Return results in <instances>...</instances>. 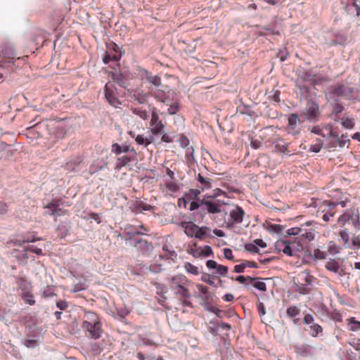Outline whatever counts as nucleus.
<instances>
[{"label": "nucleus", "instance_id": "ddd939ff", "mask_svg": "<svg viewBox=\"0 0 360 360\" xmlns=\"http://www.w3.org/2000/svg\"><path fill=\"white\" fill-rule=\"evenodd\" d=\"M304 114L306 119L309 121L317 120L319 116V105L314 102H309L305 108Z\"/></svg>", "mask_w": 360, "mask_h": 360}, {"label": "nucleus", "instance_id": "49530a36", "mask_svg": "<svg viewBox=\"0 0 360 360\" xmlns=\"http://www.w3.org/2000/svg\"><path fill=\"white\" fill-rule=\"evenodd\" d=\"M323 147V142L321 140L318 139L317 142L314 144H312L310 146V150L314 153H318L321 150Z\"/></svg>", "mask_w": 360, "mask_h": 360}, {"label": "nucleus", "instance_id": "774afa93", "mask_svg": "<svg viewBox=\"0 0 360 360\" xmlns=\"http://www.w3.org/2000/svg\"><path fill=\"white\" fill-rule=\"evenodd\" d=\"M352 245L354 247H357L358 248H360V236H354L352 238Z\"/></svg>", "mask_w": 360, "mask_h": 360}, {"label": "nucleus", "instance_id": "f704fd0d", "mask_svg": "<svg viewBox=\"0 0 360 360\" xmlns=\"http://www.w3.org/2000/svg\"><path fill=\"white\" fill-rule=\"evenodd\" d=\"M332 94L336 96H341L345 94V86L338 84L333 87Z\"/></svg>", "mask_w": 360, "mask_h": 360}, {"label": "nucleus", "instance_id": "e2e57ef3", "mask_svg": "<svg viewBox=\"0 0 360 360\" xmlns=\"http://www.w3.org/2000/svg\"><path fill=\"white\" fill-rule=\"evenodd\" d=\"M224 256L227 259L233 260L232 250L229 248H225L224 250Z\"/></svg>", "mask_w": 360, "mask_h": 360}, {"label": "nucleus", "instance_id": "bf43d9fd", "mask_svg": "<svg viewBox=\"0 0 360 360\" xmlns=\"http://www.w3.org/2000/svg\"><path fill=\"white\" fill-rule=\"evenodd\" d=\"M344 110V107L340 103H335L333 105V113L338 115L341 113Z\"/></svg>", "mask_w": 360, "mask_h": 360}, {"label": "nucleus", "instance_id": "5fc2aeb1", "mask_svg": "<svg viewBox=\"0 0 360 360\" xmlns=\"http://www.w3.org/2000/svg\"><path fill=\"white\" fill-rule=\"evenodd\" d=\"M212 255L213 252L210 246L205 245L204 248H202V257H209Z\"/></svg>", "mask_w": 360, "mask_h": 360}, {"label": "nucleus", "instance_id": "e433bc0d", "mask_svg": "<svg viewBox=\"0 0 360 360\" xmlns=\"http://www.w3.org/2000/svg\"><path fill=\"white\" fill-rule=\"evenodd\" d=\"M165 185L168 191L172 193L176 192L179 189V186L177 183L172 179L167 181Z\"/></svg>", "mask_w": 360, "mask_h": 360}, {"label": "nucleus", "instance_id": "13d9d810", "mask_svg": "<svg viewBox=\"0 0 360 360\" xmlns=\"http://www.w3.org/2000/svg\"><path fill=\"white\" fill-rule=\"evenodd\" d=\"M346 138L347 136L345 135H342L340 137L338 136V138H336L339 146L343 147L347 143L349 142V140L346 139Z\"/></svg>", "mask_w": 360, "mask_h": 360}, {"label": "nucleus", "instance_id": "0e129e2a", "mask_svg": "<svg viewBox=\"0 0 360 360\" xmlns=\"http://www.w3.org/2000/svg\"><path fill=\"white\" fill-rule=\"evenodd\" d=\"M112 79L118 83L120 86H123V82H122V75L118 73H112Z\"/></svg>", "mask_w": 360, "mask_h": 360}, {"label": "nucleus", "instance_id": "6ab92c4d", "mask_svg": "<svg viewBox=\"0 0 360 360\" xmlns=\"http://www.w3.org/2000/svg\"><path fill=\"white\" fill-rule=\"evenodd\" d=\"M82 161L83 158L82 156H75L66 163L65 169L69 172L77 171Z\"/></svg>", "mask_w": 360, "mask_h": 360}, {"label": "nucleus", "instance_id": "2f4dec72", "mask_svg": "<svg viewBox=\"0 0 360 360\" xmlns=\"http://www.w3.org/2000/svg\"><path fill=\"white\" fill-rule=\"evenodd\" d=\"M349 199L348 198H346L345 200H340L338 202H335V203H333V202H331L330 201H328V200H326L323 202V205L326 206V207H331L332 209H335V207L338 205H340L342 207H346L347 205V203L349 202Z\"/></svg>", "mask_w": 360, "mask_h": 360}, {"label": "nucleus", "instance_id": "c9c22d12", "mask_svg": "<svg viewBox=\"0 0 360 360\" xmlns=\"http://www.w3.org/2000/svg\"><path fill=\"white\" fill-rule=\"evenodd\" d=\"M328 252L319 248H316L313 251V257L316 259H324L327 257Z\"/></svg>", "mask_w": 360, "mask_h": 360}, {"label": "nucleus", "instance_id": "864d4df0", "mask_svg": "<svg viewBox=\"0 0 360 360\" xmlns=\"http://www.w3.org/2000/svg\"><path fill=\"white\" fill-rule=\"evenodd\" d=\"M245 250L248 252H252V253H257L259 252V248L256 245V244L252 243H248L245 246Z\"/></svg>", "mask_w": 360, "mask_h": 360}, {"label": "nucleus", "instance_id": "f3484780", "mask_svg": "<svg viewBox=\"0 0 360 360\" xmlns=\"http://www.w3.org/2000/svg\"><path fill=\"white\" fill-rule=\"evenodd\" d=\"M60 200H53L51 202L44 207V208H53L52 212H47L48 215L62 216L65 214L66 211L58 207L60 205Z\"/></svg>", "mask_w": 360, "mask_h": 360}, {"label": "nucleus", "instance_id": "a19ab883", "mask_svg": "<svg viewBox=\"0 0 360 360\" xmlns=\"http://www.w3.org/2000/svg\"><path fill=\"white\" fill-rule=\"evenodd\" d=\"M288 144H283V145H281V144H276V150L280 153H283V154H285L286 155H291L292 153H290V152L288 150Z\"/></svg>", "mask_w": 360, "mask_h": 360}, {"label": "nucleus", "instance_id": "c756f323", "mask_svg": "<svg viewBox=\"0 0 360 360\" xmlns=\"http://www.w3.org/2000/svg\"><path fill=\"white\" fill-rule=\"evenodd\" d=\"M129 151V146H121L118 143H115L112 145V152L117 155H120L121 153H128Z\"/></svg>", "mask_w": 360, "mask_h": 360}, {"label": "nucleus", "instance_id": "c03bdc74", "mask_svg": "<svg viewBox=\"0 0 360 360\" xmlns=\"http://www.w3.org/2000/svg\"><path fill=\"white\" fill-rule=\"evenodd\" d=\"M169 107L168 108V113L169 115H175L179 110V103L178 102H174L172 104L169 105Z\"/></svg>", "mask_w": 360, "mask_h": 360}, {"label": "nucleus", "instance_id": "603ef678", "mask_svg": "<svg viewBox=\"0 0 360 360\" xmlns=\"http://www.w3.org/2000/svg\"><path fill=\"white\" fill-rule=\"evenodd\" d=\"M334 209L331 207H328V210L323 215V220L325 221H328L331 217H333L335 215Z\"/></svg>", "mask_w": 360, "mask_h": 360}, {"label": "nucleus", "instance_id": "37998d69", "mask_svg": "<svg viewBox=\"0 0 360 360\" xmlns=\"http://www.w3.org/2000/svg\"><path fill=\"white\" fill-rule=\"evenodd\" d=\"M300 312V309L295 306H290L287 309V314L290 317H295Z\"/></svg>", "mask_w": 360, "mask_h": 360}, {"label": "nucleus", "instance_id": "79ce46f5", "mask_svg": "<svg viewBox=\"0 0 360 360\" xmlns=\"http://www.w3.org/2000/svg\"><path fill=\"white\" fill-rule=\"evenodd\" d=\"M339 251H340V248L338 247V245L332 241L330 242V243L328 244V246L327 248V250H326V252H328V255L329 254L335 255V254L338 253Z\"/></svg>", "mask_w": 360, "mask_h": 360}, {"label": "nucleus", "instance_id": "680f3d73", "mask_svg": "<svg viewBox=\"0 0 360 360\" xmlns=\"http://www.w3.org/2000/svg\"><path fill=\"white\" fill-rule=\"evenodd\" d=\"M314 321V319L311 314H307L304 315V316L303 318V323L304 324L309 325L311 323H313Z\"/></svg>", "mask_w": 360, "mask_h": 360}, {"label": "nucleus", "instance_id": "a18cd8bd", "mask_svg": "<svg viewBox=\"0 0 360 360\" xmlns=\"http://www.w3.org/2000/svg\"><path fill=\"white\" fill-rule=\"evenodd\" d=\"M252 283L253 287L258 289L260 291L265 292L266 290V286L264 282L263 281H254L253 282H251Z\"/></svg>", "mask_w": 360, "mask_h": 360}, {"label": "nucleus", "instance_id": "09e8293b", "mask_svg": "<svg viewBox=\"0 0 360 360\" xmlns=\"http://www.w3.org/2000/svg\"><path fill=\"white\" fill-rule=\"evenodd\" d=\"M255 280H257V278H252L251 276H238L236 278V281L240 283H245V281H249L250 282H253Z\"/></svg>", "mask_w": 360, "mask_h": 360}, {"label": "nucleus", "instance_id": "5701e85b", "mask_svg": "<svg viewBox=\"0 0 360 360\" xmlns=\"http://www.w3.org/2000/svg\"><path fill=\"white\" fill-rule=\"evenodd\" d=\"M131 110L133 114L139 116L143 120H147L149 118L148 112L146 109H143L142 107L131 108Z\"/></svg>", "mask_w": 360, "mask_h": 360}, {"label": "nucleus", "instance_id": "4d7b16f0", "mask_svg": "<svg viewBox=\"0 0 360 360\" xmlns=\"http://www.w3.org/2000/svg\"><path fill=\"white\" fill-rule=\"evenodd\" d=\"M26 250L29 252H34L38 255H42V250L41 248H39L34 245H30L26 248Z\"/></svg>", "mask_w": 360, "mask_h": 360}, {"label": "nucleus", "instance_id": "f257e3e1", "mask_svg": "<svg viewBox=\"0 0 360 360\" xmlns=\"http://www.w3.org/2000/svg\"><path fill=\"white\" fill-rule=\"evenodd\" d=\"M84 318L82 328L89 333V337L94 340L98 339L103 333V328L98 315L93 311H86Z\"/></svg>", "mask_w": 360, "mask_h": 360}, {"label": "nucleus", "instance_id": "69168bd1", "mask_svg": "<svg viewBox=\"0 0 360 360\" xmlns=\"http://www.w3.org/2000/svg\"><path fill=\"white\" fill-rule=\"evenodd\" d=\"M200 207H201V200H200L199 202L193 201L190 204L189 210L194 211L198 210Z\"/></svg>", "mask_w": 360, "mask_h": 360}, {"label": "nucleus", "instance_id": "cd10ccee", "mask_svg": "<svg viewBox=\"0 0 360 360\" xmlns=\"http://www.w3.org/2000/svg\"><path fill=\"white\" fill-rule=\"evenodd\" d=\"M196 288L202 294V298L204 300H208L211 297V293L207 286L202 284H196Z\"/></svg>", "mask_w": 360, "mask_h": 360}, {"label": "nucleus", "instance_id": "aec40b11", "mask_svg": "<svg viewBox=\"0 0 360 360\" xmlns=\"http://www.w3.org/2000/svg\"><path fill=\"white\" fill-rule=\"evenodd\" d=\"M196 179L200 185L198 186L200 191H204L212 188V179L207 177L203 176L201 174L197 175Z\"/></svg>", "mask_w": 360, "mask_h": 360}, {"label": "nucleus", "instance_id": "1a4fd4ad", "mask_svg": "<svg viewBox=\"0 0 360 360\" xmlns=\"http://www.w3.org/2000/svg\"><path fill=\"white\" fill-rule=\"evenodd\" d=\"M311 132L322 137L338 138V133L333 130V126L330 124H325L323 127L314 126L311 129Z\"/></svg>", "mask_w": 360, "mask_h": 360}, {"label": "nucleus", "instance_id": "338daca9", "mask_svg": "<svg viewBox=\"0 0 360 360\" xmlns=\"http://www.w3.org/2000/svg\"><path fill=\"white\" fill-rule=\"evenodd\" d=\"M268 230L275 233H279L281 229L280 225L271 224L269 225Z\"/></svg>", "mask_w": 360, "mask_h": 360}, {"label": "nucleus", "instance_id": "8fccbe9b", "mask_svg": "<svg viewBox=\"0 0 360 360\" xmlns=\"http://www.w3.org/2000/svg\"><path fill=\"white\" fill-rule=\"evenodd\" d=\"M24 301L30 305H33L35 303L34 296L30 292H26L23 295Z\"/></svg>", "mask_w": 360, "mask_h": 360}, {"label": "nucleus", "instance_id": "39448f33", "mask_svg": "<svg viewBox=\"0 0 360 360\" xmlns=\"http://www.w3.org/2000/svg\"><path fill=\"white\" fill-rule=\"evenodd\" d=\"M216 195H206L201 199V207L209 214H218L221 212V207L226 205L224 201L216 198Z\"/></svg>", "mask_w": 360, "mask_h": 360}, {"label": "nucleus", "instance_id": "c85d7f7f", "mask_svg": "<svg viewBox=\"0 0 360 360\" xmlns=\"http://www.w3.org/2000/svg\"><path fill=\"white\" fill-rule=\"evenodd\" d=\"M133 97L139 103L143 104L147 102V94L143 91H135Z\"/></svg>", "mask_w": 360, "mask_h": 360}, {"label": "nucleus", "instance_id": "dca6fc26", "mask_svg": "<svg viewBox=\"0 0 360 360\" xmlns=\"http://www.w3.org/2000/svg\"><path fill=\"white\" fill-rule=\"evenodd\" d=\"M118 46L113 44V51H107L103 58L105 64H108L110 61H118L121 58V54L118 52Z\"/></svg>", "mask_w": 360, "mask_h": 360}, {"label": "nucleus", "instance_id": "6e6d98bb", "mask_svg": "<svg viewBox=\"0 0 360 360\" xmlns=\"http://www.w3.org/2000/svg\"><path fill=\"white\" fill-rule=\"evenodd\" d=\"M190 141L185 135H181L179 138V144L182 148H186L188 146Z\"/></svg>", "mask_w": 360, "mask_h": 360}, {"label": "nucleus", "instance_id": "72a5a7b5", "mask_svg": "<svg viewBox=\"0 0 360 360\" xmlns=\"http://www.w3.org/2000/svg\"><path fill=\"white\" fill-rule=\"evenodd\" d=\"M200 193L201 191L198 188H191L189 189L188 192L186 193L185 196L187 198L188 200L198 199Z\"/></svg>", "mask_w": 360, "mask_h": 360}, {"label": "nucleus", "instance_id": "7c9ffc66", "mask_svg": "<svg viewBox=\"0 0 360 360\" xmlns=\"http://www.w3.org/2000/svg\"><path fill=\"white\" fill-rule=\"evenodd\" d=\"M309 325V333L312 337H316L318 334L323 332V328L319 324L315 323L314 321Z\"/></svg>", "mask_w": 360, "mask_h": 360}, {"label": "nucleus", "instance_id": "052dcab7", "mask_svg": "<svg viewBox=\"0 0 360 360\" xmlns=\"http://www.w3.org/2000/svg\"><path fill=\"white\" fill-rule=\"evenodd\" d=\"M201 280L210 285H214V281L210 278V276L207 274H204L201 277Z\"/></svg>", "mask_w": 360, "mask_h": 360}, {"label": "nucleus", "instance_id": "423d86ee", "mask_svg": "<svg viewBox=\"0 0 360 360\" xmlns=\"http://www.w3.org/2000/svg\"><path fill=\"white\" fill-rule=\"evenodd\" d=\"M276 248L283 252L288 256H295L298 252L302 251V249H298V244L296 241L288 240H281L276 242Z\"/></svg>", "mask_w": 360, "mask_h": 360}, {"label": "nucleus", "instance_id": "393cba45", "mask_svg": "<svg viewBox=\"0 0 360 360\" xmlns=\"http://www.w3.org/2000/svg\"><path fill=\"white\" fill-rule=\"evenodd\" d=\"M129 135L132 138H135L136 142L139 145H144L145 146H148L151 141L146 137H144L143 135H137L135 136V134L132 131H130Z\"/></svg>", "mask_w": 360, "mask_h": 360}, {"label": "nucleus", "instance_id": "4468645a", "mask_svg": "<svg viewBox=\"0 0 360 360\" xmlns=\"http://www.w3.org/2000/svg\"><path fill=\"white\" fill-rule=\"evenodd\" d=\"M151 95L160 102H162L166 105H169V102L170 101L169 91L167 93L163 89H157L155 90L150 89Z\"/></svg>", "mask_w": 360, "mask_h": 360}, {"label": "nucleus", "instance_id": "20e7f679", "mask_svg": "<svg viewBox=\"0 0 360 360\" xmlns=\"http://www.w3.org/2000/svg\"><path fill=\"white\" fill-rule=\"evenodd\" d=\"M347 224L352 225L356 231L360 230V213L357 207L345 210L338 218L337 224L340 227H344Z\"/></svg>", "mask_w": 360, "mask_h": 360}, {"label": "nucleus", "instance_id": "412c9836", "mask_svg": "<svg viewBox=\"0 0 360 360\" xmlns=\"http://www.w3.org/2000/svg\"><path fill=\"white\" fill-rule=\"evenodd\" d=\"M180 226L184 229V233L188 237L194 236L198 228V225L192 221H181Z\"/></svg>", "mask_w": 360, "mask_h": 360}, {"label": "nucleus", "instance_id": "0eeeda50", "mask_svg": "<svg viewBox=\"0 0 360 360\" xmlns=\"http://www.w3.org/2000/svg\"><path fill=\"white\" fill-rule=\"evenodd\" d=\"M105 97L110 105L117 108L120 104V101L117 96V91L114 83L108 82L106 83L104 89Z\"/></svg>", "mask_w": 360, "mask_h": 360}, {"label": "nucleus", "instance_id": "58836bf2", "mask_svg": "<svg viewBox=\"0 0 360 360\" xmlns=\"http://www.w3.org/2000/svg\"><path fill=\"white\" fill-rule=\"evenodd\" d=\"M184 269L189 274H191L193 275H198V274H199L198 268L197 266L193 265L190 262L185 263Z\"/></svg>", "mask_w": 360, "mask_h": 360}, {"label": "nucleus", "instance_id": "ea45409f", "mask_svg": "<svg viewBox=\"0 0 360 360\" xmlns=\"http://www.w3.org/2000/svg\"><path fill=\"white\" fill-rule=\"evenodd\" d=\"M341 124L346 129H352L354 126V120L352 118L343 117L341 121Z\"/></svg>", "mask_w": 360, "mask_h": 360}, {"label": "nucleus", "instance_id": "f8f14e48", "mask_svg": "<svg viewBox=\"0 0 360 360\" xmlns=\"http://www.w3.org/2000/svg\"><path fill=\"white\" fill-rule=\"evenodd\" d=\"M288 123L286 127L288 133L293 135L299 134L300 132V120L298 115L295 113L290 114L288 117Z\"/></svg>", "mask_w": 360, "mask_h": 360}, {"label": "nucleus", "instance_id": "f03ea898", "mask_svg": "<svg viewBox=\"0 0 360 360\" xmlns=\"http://www.w3.org/2000/svg\"><path fill=\"white\" fill-rule=\"evenodd\" d=\"M169 287L176 296L181 298H190L191 294L188 288L191 281L183 274H177L168 278Z\"/></svg>", "mask_w": 360, "mask_h": 360}, {"label": "nucleus", "instance_id": "a211bd4d", "mask_svg": "<svg viewBox=\"0 0 360 360\" xmlns=\"http://www.w3.org/2000/svg\"><path fill=\"white\" fill-rule=\"evenodd\" d=\"M325 267L327 270L338 274L340 276L344 275V270L341 269L339 262L334 259H330L326 263Z\"/></svg>", "mask_w": 360, "mask_h": 360}, {"label": "nucleus", "instance_id": "7ed1b4c3", "mask_svg": "<svg viewBox=\"0 0 360 360\" xmlns=\"http://www.w3.org/2000/svg\"><path fill=\"white\" fill-rule=\"evenodd\" d=\"M289 236H295V240L298 244V249L304 250L308 243L314 238V229L312 228L307 229L304 225L300 227H292L287 231Z\"/></svg>", "mask_w": 360, "mask_h": 360}, {"label": "nucleus", "instance_id": "9b49d317", "mask_svg": "<svg viewBox=\"0 0 360 360\" xmlns=\"http://www.w3.org/2000/svg\"><path fill=\"white\" fill-rule=\"evenodd\" d=\"M150 126L152 127L150 131L153 134L158 135L163 133L164 124L160 120L159 115L156 112V109L153 108L151 115Z\"/></svg>", "mask_w": 360, "mask_h": 360}, {"label": "nucleus", "instance_id": "de8ad7c7", "mask_svg": "<svg viewBox=\"0 0 360 360\" xmlns=\"http://www.w3.org/2000/svg\"><path fill=\"white\" fill-rule=\"evenodd\" d=\"M329 317L332 320H333L334 321H336V322H342V314L339 311H332L329 314Z\"/></svg>", "mask_w": 360, "mask_h": 360}, {"label": "nucleus", "instance_id": "2eb2a0df", "mask_svg": "<svg viewBox=\"0 0 360 360\" xmlns=\"http://www.w3.org/2000/svg\"><path fill=\"white\" fill-rule=\"evenodd\" d=\"M206 266L210 269H216V272L221 276H226L229 268L226 266L218 264L214 260H208L206 262Z\"/></svg>", "mask_w": 360, "mask_h": 360}, {"label": "nucleus", "instance_id": "bb28decb", "mask_svg": "<svg viewBox=\"0 0 360 360\" xmlns=\"http://www.w3.org/2000/svg\"><path fill=\"white\" fill-rule=\"evenodd\" d=\"M131 161V158L127 155H123L118 158L116 160L115 169H120L126 166Z\"/></svg>", "mask_w": 360, "mask_h": 360}, {"label": "nucleus", "instance_id": "6e6552de", "mask_svg": "<svg viewBox=\"0 0 360 360\" xmlns=\"http://www.w3.org/2000/svg\"><path fill=\"white\" fill-rule=\"evenodd\" d=\"M314 277L309 274L308 271H302L298 275V283L300 286L299 287V292L302 294H307L309 292L308 285H311Z\"/></svg>", "mask_w": 360, "mask_h": 360}, {"label": "nucleus", "instance_id": "b1692460", "mask_svg": "<svg viewBox=\"0 0 360 360\" xmlns=\"http://www.w3.org/2000/svg\"><path fill=\"white\" fill-rule=\"evenodd\" d=\"M295 349L296 353L302 356H307L311 353V347L308 345H297Z\"/></svg>", "mask_w": 360, "mask_h": 360}, {"label": "nucleus", "instance_id": "4c0bfd02", "mask_svg": "<svg viewBox=\"0 0 360 360\" xmlns=\"http://www.w3.org/2000/svg\"><path fill=\"white\" fill-rule=\"evenodd\" d=\"M207 230H208V228L206 226L199 227L198 226V228L195 230L194 236L199 240H202V239H204Z\"/></svg>", "mask_w": 360, "mask_h": 360}, {"label": "nucleus", "instance_id": "4be33fe9", "mask_svg": "<svg viewBox=\"0 0 360 360\" xmlns=\"http://www.w3.org/2000/svg\"><path fill=\"white\" fill-rule=\"evenodd\" d=\"M143 73L146 79L155 86H160L162 84L161 78L158 75H152L148 70H144Z\"/></svg>", "mask_w": 360, "mask_h": 360}, {"label": "nucleus", "instance_id": "a878e982", "mask_svg": "<svg viewBox=\"0 0 360 360\" xmlns=\"http://www.w3.org/2000/svg\"><path fill=\"white\" fill-rule=\"evenodd\" d=\"M339 240L343 243L345 247L349 245V233L347 229H343L338 233Z\"/></svg>", "mask_w": 360, "mask_h": 360}, {"label": "nucleus", "instance_id": "3c124183", "mask_svg": "<svg viewBox=\"0 0 360 360\" xmlns=\"http://www.w3.org/2000/svg\"><path fill=\"white\" fill-rule=\"evenodd\" d=\"M137 207L144 211H150L153 208V206L147 203H145L143 201L137 202Z\"/></svg>", "mask_w": 360, "mask_h": 360}, {"label": "nucleus", "instance_id": "473e14b6", "mask_svg": "<svg viewBox=\"0 0 360 360\" xmlns=\"http://www.w3.org/2000/svg\"><path fill=\"white\" fill-rule=\"evenodd\" d=\"M347 321H348L349 330L355 332L360 330V321H356L354 317H351Z\"/></svg>", "mask_w": 360, "mask_h": 360}, {"label": "nucleus", "instance_id": "9d476101", "mask_svg": "<svg viewBox=\"0 0 360 360\" xmlns=\"http://www.w3.org/2000/svg\"><path fill=\"white\" fill-rule=\"evenodd\" d=\"M245 216V212L242 207L236 205L233 210L230 211V219L227 222L229 227L233 226L234 224H240Z\"/></svg>", "mask_w": 360, "mask_h": 360}]
</instances>
